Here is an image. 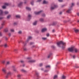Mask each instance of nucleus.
<instances>
[{
    "mask_svg": "<svg viewBox=\"0 0 79 79\" xmlns=\"http://www.w3.org/2000/svg\"><path fill=\"white\" fill-rule=\"evenodd\" d=\"M61 44H62L63 45L62 47V49H64L65 48V47H66V43H64L62 41H60L57 43V45L59 47H61Z\"/></svg>",
    "mask_w": 79,
    "mask_h": 79,
    "instance_id": "obj_1",
    "label": "nucleus"
},
{
    "mask_svg": "<svg viewBox=\"0 0 79 79\" xmlns=\"http://www.w3.org/2000/svg\"><path fill=\"white\" fill-rule=\"evenodd\" d=\"M40 21H41V22H42V23L44 22V19L42 18H41L40 19Z\"/></svg>",
    "mask_w": 79,
    "mask_h": 79,
    "instance_id": "obj_18",
    "label": "nucleus"
},
{
    "mask_svg": "<svg viewBox=\"0 0 79 79\" xmlns=\"http://www.w3.org/2000/svg\"><path fill=\"white\" fill-rule=\"evenodd\" d=\"M59 2H63V0H58Z\"/></svg>",
    "mask_w": 79,
    "mask_h": 79,
    "instance_id": "obj_48",
    "label": "nucleus"
},
{
    "mask_svg": "<svg viewBox=\"0 0 79 79\" xmlns=\"http://www.w3.org/2000/svg\"><path fill=\"white\" fill-rule=\"evenodd\" d=\"M39 66L40 67L42 66H43V64L41 63V64H40Z\"/></svg>",
    "mask_w": 79,
    "mask_h": 79,
    "instance_id": "obj_33",
    "label": "nucleus"
},
{
    "mask_svg": "<svg viewBox=\"0 0 79 79\" xmlns=\"http://www.w3.org/2000/svg\"><path fill=\"white\" fill-rule=\"evenodd\" d=\"M42 16H43V17L44 16H45V15L44 14H42Z\"/></svg>",
    "mask_w": 79,
    "mask_h": 79,
    "instance_id": "obj_41",
    "label": "nucleus"
},
{
    "mask_svg": "<svg viewBox=\"0 0 79 79\" xmlns=\"http://www.w3.org/2000/svg\"><path fill=\"white\" fill-rule=\"evenodd\" d=\"M4 47L5 48H6V47H8V46L7 45V44H5L4 45Z\"/></svg>",
    "mask_w": 79,
    "mask_h": 79,
    "instance_id": "obj_27",
    "label": "nucleus"
},
{
    "mask_svg": "<svg viewBox=\"0 0 79 79\" xmlns=\"http://www.w3.org/2000/svg\"><path fill=\"white\" fill-rule=\"evenodd\" d=\"M35 61V60H29L28 61V63H34Z\"/></svg>",
    "mask_w": 79,
    "mask_h": 79,
    "instance_id": "obj_5",
    "label": "nucleus"
},
{
    "mask_svg": "<svg viewBox=\"0 0 79 79\" xmlns=\"http://www.w3.org/2000/svg\"><path fill=\"white\" fill-rule=\"evenodd\" d=\"M10 75H11V72H9L7 73V75L6 76V78H8V76H10Z\"/></svg>",
    "mask_w": 79,
    "mask_h": 79,
    "instance_id": "obj_9",
    "label": "nucleus"
},
{
    "mask_svg": "<svg viewBox=\"0 0 79 79\" xmlns=\"http://www.w3.org/2000/svg\"><path fill=\"white\" fill-rule=\"evenodd\" d=\"M16 18H20V16L19 15H17L16 16Z\"/></svg>",
    "mask_w": 79,
    "mask_h": 79,
    "instance_id": "obj_25",
    "label": "nucleus"
},
{
    "mask_svg": "<svg viewBox=\"0 0 79 79\" xmlns=\"http://www.w3.org/2000/svg\"><path fill=\"white\" fill-rule=\"evenodd\" d=\"M50 55H49L48 57V58H50Z\"/></svg>",
    "mask_w": 79,
    "mask_h": 79,
    "instance_id": "obj_54",
    "label": "nucleus"
},
{
    "mask_svg": "<svg viewBox=\"0 0 79 79\" xmlns=\"http://www.w3.org/2000/svg\"><path fill=\"white\" fill-rule=\"evenodd\" d=\"M73 51H75V53H77V52H78V50H77V48H75L74 47Z\"/></svg>",
    "mask_w": 79,
    "mask_h": 79,
    "instance_id": "obj_11",
    "label": "nucleus"
},
{
    "mask_svg": "<svg viewBox=\"0 0 79 79\" xmlns=\"http://www.w3.org/2000/svg\"><path fill=\"white\" fill-rule=\"evenodd\" d=\"M2 8L3 9H5V8H6V6H2Z\"/></svg>",
    "mask_w": 79,
    "mask_h": 79,
    "instance_id": "obj_31",
    "label": "nucleus"
},
{
    "mask_svg": "<svg viewBox=\"0 0 79 79\" xmlns=\"http://www.w3.org/2000/svg\"><path fill=\"white\" fill-rule=\"evenodd\" d=\"M48 3V2H47V1L46 2L45 0H44L43 2V4H47V3Z\"/></svg>",
    "mask_w": 79,
    "mask_h": 79,
    "instance_id": "obj_15",
    "label": "nucleus"
},
{
    "mask_svg": "<svg viewBox=\"0 0 79 79\" xmlns=\"http://www.w3.org/2000/svg\"><path fill=\"white\" fill-rule=\"evenodd\" d=\"M48 71L47 70H46L44 71V72H48Z\"/></svg>",
    "mask_w": 79,
    "mask_h": 79,
    "instance_id": "obj_58",
    "label": "nucleus"
},
{
    "mask_svg": "<svg viewBox=\"0 0 79 79\" xmlns=\"http://www.w3.org/2000/svg\"><path fill=\"white\" fill-rule=\"evenodd\" d=\"M32 39V37L31 36H29L28 39H27V42L29 40V39Z\"/></svg>",
    "mask_w": 79,
    "mask_h": 79,
    "instance_id": "obj_14",
    "label": "nucleus"
},
{
    "mask_svg": "<svg viewBox=\"0 0 79 79\" xmlns=\"http://www.w3.org/2000/svg\"><path fill=\"white\" fill-rule=\"evenodd\" d=\"M4 13L6 15H7V14H8V12L7 11H5L4 12Z\"/></svg>",
    "mask_w": 79,
    "mask_h": 79,
    "instance_id": "obj_26",
    "label": "nucleus"
},
{
    "mask_svg": "<svg viewBox=\"0 0 79 79\" xmlns=\"http://www.w3.org/2000/svg\"><path fill=\"white\" fill-rule=\"evenodd\" d=\"M64 5H63L62 6H61V7L63 8V7H64Z\"/></svg>",
    "mask_w": 79,
    "mask_h": 79,
    "instance_id": "obj_60",
    "label": "nucleus"
},
{
    "mask_svg": "<svg viewBox=\"0 0 79 79\" xmlns=\"http://www.w3.org/2000/svg\"><path fill=\"white\" fill-rule=\"evenodd\" d=\"M5 61H2V64H5Z\"/></svg>",
    "mask_w": 79,
    "mask_h": 79,
    "instance_id": "obj_39",
    "label": "nucleus"
},
{
    "mask_svg": "<svg viewBox=\"0 0 79 79\" xmlns=\"http://www.w3.org/2000/svg\"><path fill=\"white\" fill-rule=\"evenodd\" d=\"M6 40H8V38L6 37Z\"/></svg>",
    "mask_w": 79,
    "mask_h": 79,
    "instance_id": "obj_59",
    "label": "nucleus"
},
{
    "mask_svg": "<svg viewBox=\"0 0 79 79\" xmlns=\"http://www.w3.org/2000/svg\"><path fill=\"white\" fill-rule=\"evenodd\" d=\"M4 5H6V6H9V5H10V4L9 3H5Z\"/></svg>",
    "mask_w": 79,
    "mask_h": 79,
    "instance_id": "obj_21",
    "label": "nucleus"
},
{
    "mask_svg": "<svg viewBox=\"0 0 79 79\" xmlns=\"http://www.w3.org/2000/svg\"><path fill=\"white\" fill-rule=\"evenodd\" d=\"M27 60H30V59H31V57H27Z\"/></svg>",
    "mask_w": 79,
    "mask_h": 79,
    "instance_id": "obj_44",
    "label": "nucleus"
},
{
    "mask_svg": "<svg viewBox=\"0 0 79 79\" xmlns=\"http://www.w3.org/2000/svg\"><path fill=\"white\" fill-rule=\"evenodd\" d=\"M68 50L69 52H73V51H74V47H72L71 48H69Z\"/></svg>",
    "mask_w": 79,
    "mask_h": 79,
    "instance_id": "obj_2",
    "label": "nucleus"
},
{
    "mask_svg": "<svg viewBox=\"0 0 79 79\" xmlns=\"http://www.w3.org/2000/svg\"><path fill=\"white\" fill-rule=\"evenodd\" d=\"M2 26L1 27H0V29H2L3 27V26L5 25V22H3L1 24Z\"/></svg>",
    "mask_w": 79,
    "mask_h": 79,
    "instance_id": "obj_8",
    "label": "nucleus"
},
{
    "mask_svg": "<svg viewBox=\"0 0 79 79\" xmlns=\"http://www.w3.org/2000/svg\"><path fill=\"white\" fill-rule=\"evenodd\" d=\"M21 71H23V72H26V70H24V69H22L21 70Z\"/></svg>",
    "mask_w": 79,
    "mask_h": 79,
    "instance_id": "obj_30",
    "label": "nucleus"
},
{
    "mask_svg": "<svg viewBox=\"0 0 79 79\" xmlns=\"http://www.w3.org/2000/svg\"><path fill=\"white\" fill-rule=\"evenodd\" d=\"M36 75L37 76V77H39V73H36Z\"/></svg>",
    "mask_w": 79,
    "mask_h": 79,
    "instance_id": "obj_34",
    "label": "nucleus"
},
{
    "mask_svg": "<svg viewBox=\"0 0 79 79\" xmlns=\"http://www.w3.org/2000/svg\"><path fill=\"white\" fill-rule=\"evenodd\" d=\"M10 31L11 32H14V30L11 29V30H10Z\"/></svg>",
    "mask_w": 79,
    "mask_h": 79,
    "instance_id": "obj_50",
    "label": "nucleus"
},
{
    "mask_svg": "<svg viewBox=\"0 0 79 79\" xmlns=\"http://www.w3.org/2000/svg\"><path fill=\"white\" fill-rule=\"evenodd\" d=\"M46 35L47 37H49V36H50V34L49 33H48L46 34Z\"/></svg>",
    "mask_w": 79,
    "mask_h": 79,
    "instance_id": "obj_38",
    "label": "nucleus"
},
{
    "mask_svg": "<svg viewBox=\"0 0 79 79\" xmlns=\"http://www.w3.org/2000/svg\"><path fill=\"white\" fill-rule=\"evenodd\" d=\"M2 71L4 74H6V70L5 68H3L2 69Z\"/></svg>",
    "mask_w": 79,
    "mask_h": 79,
    "instance_id": "obj_7",
    "label": "nucleus"
},
{
    "mask_svg": "<svg viewBox=\"0 0 79 79\" xmlns=\"http://www.w3.org/2000/svg\"><path fill=\"white\" fill-rule=\"evenodd\" d=\"M17 77H18L19 78H20V77H21V75H18L17 76Z\"/></svg>",
    "mask_w": 79,
    "mask_h": 79,
    "instance_id": "obj_40",
    "label": "nucleus"
},
{
    "mask_svg": "<svg viewBox=\"0 0 79 79\" xmlns=\"http://www.w3.org/2000/svg\"><path fill=\"white\" fill-rule=\"evenodd\" d=\"M74 31L76 32V33H77V32H79V30L78 29H76L74 30Z\"/></svg>",
    "mask_w": 79,
    "mask_h": 79,
    "instance_id": "obj_19",
    "label": "nucleus"
},
{
    "mask_svg": "<svg viewBox=\"0 0 79 79\" xmlns=\"http://www.w3.org/2000/svg\"><path fill=\"white\" fill-rule=\"evenodd\" d=\"M10 17H11V15H9L7 16V19H9V18H10Z\"/></svg>",
    "mask_w": 79,
    "mask_h": 79,
    "instance_id": "obj_29",
    "label": "nucleus"
},
{
    "mask_svg": "<svg viewBox=\"0 0 79 79\" xmlns=\"http://www.w3.org/2000/svg\"><path fill=\"white\" fill-rule=\"evenodd\" d=\"M52 48H55V47L54 46H52Z\"/></svg>",
    "mask_w": 79,
    "mask_h": 79,
    "instance_id": "obj_43",
    "label": "nucleus"
},
{
    "mask_svg": "<svg viewBox=\"0 0 79 79\" xmlns=\"http://www.w3.org/2000/svg\"><path fill=\"white\" fill-rule=\"evenodd\" d=\"M60 15H61V14H62V12H60V13H59Z\"/></svg>",
    "mask_w": 79,
    "mask_h": 79,
    "instance_id": "obj_61",
    "label": "nucleus"
},
{
    "mask_svg": "<svg viewBox=\"0 0 79 79\" xmlns=\"http://www.w3.org/2000/svg\"><path fill=\"white\" fill-rule=\"evenodd\" d=\"M72 6H71V7L72 8L73 7V6H74V3H72Z\"/></svg>",
    "mask_w": 79,
    "mask_h": 79,
    "instance_id": "obj_35",
    "label": "nucleus"
},
{
    "mask_svg": "<svg viewBox=\"0 0 79 79\" xmlns=\"http://www.w3.org/2000/svg\"><path fill=\"white\" fill-rule=\"evenodd\" d=\"M12 67L13 68H14V69L15 68V66H12Z\"/></svg>",
    "mask_w": 79,
    "mask_h": 79,
    "instance_id": "obj_63",
    "label": "nucleus"
},
{
    "mask_svg": "<svg viewBox=\"0 0 79 79\" xmlns=\"http://www.w3.org/2000/svg\"><path fill=\"white\" fill-rule=\"evenodd\" d=\"M20 62H21V63H24V61H23V60H21V61H20Z\"/></svg>",
    "mask_w": 79,
    "mask_h": 79,
    "instance_id": "obj_46",
    "label": "nucleus"
},
{
    "mask_svg": "<svg viewBox=\"0 0 79 79\" xmlns=\"http://www.w3.org/2000/svg\"><path fill=\"white\" fill-rule=\"evenodd\" d=\"M42 39L43 40H46V39H47V38H42Z\"/></svg>",
    "mask_w": 79,
    "mask_h": 79,
    "instance_id": "obj_45",
    "label": "nucleus"
},
{
    "mask_svg": "<svg viewBox=\"0 0 79 79\" xmlns=\"http://www.w3.org/2000/svg\"><path fill=\"white\" fill-rule=\"evenodd\" d=\"M14 25H16V24H17V23H14Z\"/></svg>",
    "mask_w": 79,
    "mask_h": 79,
    "instance_id": "obj_57",
    "label": "nucleus"
},
{
    "mask_svg": "<svg viewBox=\"0 0 79 79\" xmlns=\"http://www.w3.org/2000/svg\"><path fill=\"white\" fill-rule=\"evenodd\" d=\"M5 32H8V28H6V29L4 30Z\"/></svg>",
    "mask_w": 79,
    "mask_h": 79,
    "instance_id": "obj_23",
    "label": "nucleus"
},
{
    "mask_svg": "<svg viewBox=\"0 0 79 79\" xmlns=\"http://www.w3.org/2000/svg\"><path fill=\"white\" fill-rule=\"evenodd\" d=\"M55 22H53L52 24V26H55Z\"/></svg>",
    "mask_w": 79,
    "mask_h": 79,
    "instance_id": "obj_36",
    "label": "nucleus"
},
{
    "mask_svg": "<svg viewBox=\"0 0 79 79\" xmlns=\"http://www.w3.org/2000/svg\"><path fill=\"white\" fill-rule=\"evenodd\" d=\"M54 7H52V6L51 7V10H54L55 8L58 7V6H57V5H54Z\"/></svg>",
    "mask_w": 79,
    "mask_h": 79,
    "instance_id": "obj_3",
    "label": "nucleus"
},
{
    "mask_svg": "<svg viewBox=\"0 0 79 79\" xmlns=\"http://www.w3.org/2000/svg\"><path fill=\"white\" fill-rule=\"evenodd\" d=\"M11 33H9L8 35H9V37H10V36H11Z\"/></svg>",
    "mask_w": 79,
    "mask_h": 79,
    "instance_id": "obj_47",
    "label": "nucleus"
},
{
    "mask_svg": "<svg viewBox=\"0 0 79 79\" xmlns=\"http://www.w3.org/2000/svg\"><path fill=\"white\" fill-rule=\"evenodd\" d=\"M0 15H3V11L0 9Z\"/></svg>",
    "mask_w": 79,
    "mask_h": 79,
    "instance_id": "obj_16",
    "label": "nucleus"
},
{
    "mask_svg": "<svg viewBox=\"0 0 79 79\" xmlns=\"http://www.w3.org/2000/svg\"><path fill=\"white\" fill-rule=\"evenodd\" d=\"M3 18V17H0V20H1V19H2Z\"/></svg>",
    "mask_w": 79,
    "mask_h": 79,
    "instance_id": "obj_55",
    "label": "nucleus"
},
{
    "mask_svg": "<svg viewBox=\"0 0 79 79\" xmlns=\"http://www.w3.org/2000/svg\"><path fill=\"white\" fill-rule=\"evenodd\" d=\"M50 68V66L49 65L46 66V68Z\"/></svg>",
    "mask_w": 79,
    "mask_h": 79,
    "instance_id": "obj_32",
    "label": "nucleus"
},
{
    "mask_svg": "<svg viewBox=\"0 0 79 79\" xmlns=\"http://www.w3.org/2000/svg\"><path fill=\"white\" fill-rule=\"evenodd\" d=\"M77 16H79V13H77Z\"/></svg>",
    "mask_w": 79,
    "mask_h": 79,
    "instance_id": "obj_56",
    "label": "nucleus"
},
{
    "mask_svg": "<svg viewBox=\"0 0 79 79\" xmlns=\"http://www.w3.org/2000/svg\"><path fill=\"white\" fill-rule=\"evenodd\" d=\"M66 77V76H64V75H63L62 77V78H61V79H65Z\"/></svg>",
    "mask_w": 79,
    "mask_h": 79,
    "instance_id": "obj_20",
    "label": "nucleus"
},
{
    "mask_svg": "<svg viewBox=\"0 0 79 79\" xmlns=\"http://www.w3.org/2000/svg\"><path fill=\"white\" fill-rule=\"evenodd\" d=\"M37 21H35L33 23V25H36L37 24Z\"/></svg>",
    "mask_w": 79,
    "mask_h": 79,
    "instance_id": "obj_22",
    "label": "nucleus"
},
{
    "mask_svg": "<svg viewBox=\"0 0 79 79\" xmlns=\"http://www.w3.org/2000/svg\"><path fill=\"white\" fill-rule=\"evenodd\" d=\"M23 44L24 45V46H26V42H23Z\"/></svg>",
    "mask_w": 79,
    "mask_h": 79,
    "instance_id": "obj_37",
    "label": "nucleus"
},
{
    "mask_svg": "<svg viewBox=\"0 0 79 79\" xmlns=\"http://www.w3.org/2000/svg\"><path fill=\"white\" fill-rule=\"evenodd\" d=\"M75 67L76 68H79V67L75 66Z\"/></svg>",
    "mask_w": 79,
    "mask_h": 79,
    "instance_id": "obj_62",
    "label": "nucleus"
},
{
    "mask_svg": "<svg viewBox=\"0 0 79 79\" xmlns=\"http://www.w3.org/2000/svg\"><path fill=\"white\" fill-rule=\"evenodd\" d=\"M34 44V43L31 42V43H30V45H32V44Z\"/></svg>",
    "mask_w": 79,
    "mask_h": 79,
    "instance_id": "obj_53",
    "label": "nucleus"
},
{
    "mask_svg": "<svg viewBox=\"0 0 79 79\" xmlns=\"http://www.w3.org/2000/svg\"><path fill=\"white\" fill-rule=\"evenodd\" d=\"M23 2H20L19 4H18V6L19 7H21L22 6V5H23Z\"/></svg>",
    "mask_w": 79,
    "mask_h": 79,
    "instance_id": "obj_10",
    "label": "nucleus"
},
{
    "mask_svg": "<svg viewBox=\"0 0 79 79\" xmlns=\"http://www.w3.org/2000/svg\"><path fill=\"white\" fill-rule=\"evenodd\" d=\"M31 4L32 5H34V0H32L31 2Z\"/></svg>",
    "mask_w": 79,
    "mask_h": 79,
    "instance_id": "obj_24",
    "label": "nucleus"
},
{
    "mask_svg": "<svg viewBox=\"0 0 79 79\" xmlns=\"http://www.w3.org/2000/svg\"><path fill=\"white\" fill-rule=\"evenodd\" d=\"M57 77L58 76H57V75H55L54 77V79H56V78H57Z\"/></svg>",
    "mask_w": 79,
    "mask_h": 79,
    "instance_id": "obj_28",
    "label": "nucleus"
},
{
    "mask_svg": "<svg viewBox=\"0 0 79 79\" xmlns=\"http://www.w3.org/2000/svg\"><path fill=\"white\" fill-rule=\"evenodd\" d=\"M41 12H42V10H41L38 12H35V15H40V14L41 13Z\"/></svg>",
    "mask_w": 79,
    "mask_h": 79,
    "instance_id": "obj_6",
    "label": "nucleus"
},
{
    "mask_svg": "<svg viewBox=\"0 0 79 79\" xmlns=\"http://www.w3.org/2000/svg\"><path fill=\"white\" fill-rule=\"evenodd\" d=\"M26 9L27 10H29V11H31V9L30 7H26Z\"/></svg>",
    "mask_w": 79,
    "mask_h": 79,
    "instance_id": "obj_17",
    "label": "nucleus"
},
{
    "mask_svg": "<svg viewBox=\"0 0 79 79\" xmlns=\"http://www.w3.org/2000/svg\"><path fill=\"white\" fill-rule=\"evenodd\" d=\"M0 36H2V33H1V32H0Z\"/></svg>",
    "mask_w": 79,
    "mask_h": 79,
    "instance_id": "obj_52",
    "label": "nucleus"
},
{
    "mask_svg": "<svg viewBox=\"0 0 79 79\" xmlns=\"http://www.w3.org/2000/svg\"><path fill=\"white\" fill-rule=\"evenodd\" d=\"M31 15H29L28 16V19H27V21H29L31 19Z\"/></svg>",
    "mask_w": 79,
    "mask_h": 79,
    "instance_id": "obj_4",
    "label": "nucleus"
},
{
    "mask_svg": "<svg viewBox=\"0 0 79 79\" xmlns=\"http://www.w3.org/2000/svg\"><path fill=\"white\" fill-rule=\"evenodd\" d=\"M22 33L21 31H20L18 32V33L19 34H20Z\"/></svg>",
    "mask_w": 79,
    "mask_h": 79,
    "instance_id": "obj_49",
    "label": "nucleus"
},
{
    "mask_svg": "<svg viewBox=\"0 0 79 79\" xmlns=\"http://www.w3.org/2000/svg\"><path fill=\"white\" fill-rule=\"evenodd\" d=\"M47 30V29L46 28H43V29H42L41 32H44L46 31Z\"/></svg>",
    "mask_w": 79,
    "mask_h": 79,
    "instance_id": "obj_12",
    "label": "nucleus"
},
{
    "mask_svg": "<svg viewBox=\"0 0 79 79\" xmlns=\"http://www.w3.org/2000/svg\"><path fill=\"white\" fill-rule=\"evenodd\" d=\"M71 9H69L67 11V13H71Z\"/></svg>",
    "mask_w": 79,
    "mask_h": 79,
    "instance_id": "obj_13",
    "label": "nucleus"
},
{
    "mask_svg": "<svg viewBox=\"0 0 79 79\" xmlns=\"http://www.w3.org/2000/svg\"><path fill=\"white\" fill-rule=\"evenodd\" d=\"M10 64V61H8L7 62V64Z\"/></svg>",
    "mask_w": 79,
    "mask_h": 79,
    "instance_id": "obj_42",
    "label": "nucleus"
},
{
    "mask_svg": "<svg viewBox=\"0 0 79 79\" xmlns=\"http://www.w3.org/2000/svg\"><path fill=\"white\" fill-rule=\"evenodd\" d=\"M37 2H41V0H38Z\"/></svg>",
    "mask_w": 79,
    "mask_h": 79,
    "instance_id": "obj_64",
    "label": "nucleus"
},
{
    "mask_svg": "<svg viewBox=\"0 0 79 79\" xmlns=\"http://www.w3.org/2000/svg\"><path fill=\"white\" fill-rule=\"evenodd\" d=\"M23 50L25 51H26V50H27V49H26V48H23Z\"/></svg>",
    "mask_w": 79,
    "mask_h": 79,
    "instance_id": "obj_51",
    "label": "nucleus"
}]
</instances>
